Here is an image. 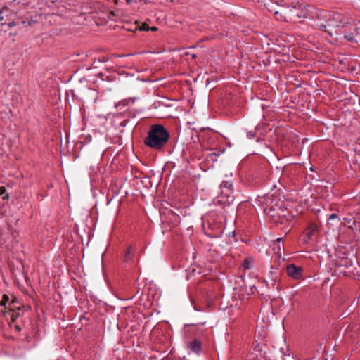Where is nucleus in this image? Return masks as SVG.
Masks as SVG:
<instances>
[{"label":"nucleus","instance_id":"9","mask_svg":"<svg viewBox=\"0 0 360 360\" xmlns=\"http://www.w3.org/2000/svg\"><path fill=\"white\" fill-rule=\"evenodd\" d=\"M316 229H317V226L314 224H309V226L307 227V229H306L305 232H304V243H309L311 240H312V238L315 233V232L316 231Z\"/></svg>","mask_w":360,"mask_h":360},{"label":"nucleus","instance_id":"20","mask_svg":"<svg viewBox=\"0 0 360 360\" xmlns=\"http://www.w3.org/2000/svg\"><path fill=\"white\" fill-rule=\"evenodd\" d=\"M141 30H146L147 31V30H150V27H149V25L148 24L144 23V24L142 25V27H141Z\"/></svg>","mask_w":360,"mask_h":360},{"label":"nucleus","instance_id":"18","mask_svg":"<svg viewBox=\"0 0 360 360\" xmlns=\"http://www.w3.org/2000/svg\"><path fill=\"white\" fill-rule=\"evenodd\" d=\"M9 300V297L7 295H3V298H2V300L1 301V305H5L6 303Z\"/></svg>","mask_w":360,"mask_h":360},{"label":"nucleus","instance_id":"6","mask_svg":"<svg viewBox=\"0 0 360 360\" xmlns=\"http://www.w3.org/2000/svg\"><path fill=\"white\" fill-rule=\"evenodd\" d=\"M303 269L301 266H297L293 264H289L286 267L288 275L293 279L302 280Z\"/></svg>","mask_w":360,"mask_h":360},{"label":"nucleus","instance_id":"15","mask_svg":"<svg viewBox=\"0 0 360 360\" xmlns=\"http://www.w3.org/2000/svg\"><path fill=\"white\" fill-rule=\"evenodd\" d=\"M20 306L18 305V301L16 297H13L10 303V309L14 311L15 309H20Z\"/></svg>","mask_w":360,"mask_h":360},{"label":"nucleus","instance_id":"7","mask_svg":"<svg viewBox=\"0 0 360 360\" xmlns=\"http://www.w3.org/2000/svg\"><path fill=\"white\" fill-rule=\"evenodd\" d=\"M34 21L30 20L29 21L24 20L21 18H17L15 20H13L8 23H5L9 28L12 29L14 27H17L18 30H21L24 27H26L27 25H32Z\"/></svg>","mask_w":360,"mask_h":360},{"label":"nucleus","instance_id":"8","mask_svg":"<svg viewBox=\"0 0 360 360\" xmlns=\"http://www.w3.org/2000/svg\"><path fill=\"white\" fill-rule=\"evenodd\" d=\"M283 238H278L271 245V248L274 252L278 256V258L282 256V250L284 248V244L282 243Z\"/></svg>","mask_w":360,"mask_h":360},{"label":"nucleus","instance_id":"13","mask_svg":"<svg viewBox=\"0 0 360 360\" xmlns=\"http://www.w3.org/2000/svg\"><path fill=\"white\" fill-rule=\"evenodd\" d=\"M132 252H133V248L132 246H129L127 250L124 252V260L125 262H128L132 258Z\"/></svg>","mask_w":360,"mask_h":360},{"label":"nucleus","instance_id":"4","mask_svg":"<svg viewBox=\"0 0 360 360\" xmlns=\"http://www.w3.org/2000/svg\"><path fill=\"white\" fill-rule=\"evenodd\" d=\"M273 200L274 199L268 198L264 212H266L267 214H269L276 223L281 222L282 224L285 219V212L286 210L283 207V202L278 200L274 204Z\"/></svg>","mask_w":360,"mask_h":360},{"label":"nucleus","instance_id":"19","mask_svg":"<svg viewBox=\"0 0 360 360\" xmlns=\"http://www.w3.org/2000/svg\"><path fill=\"white\" fill-rule=\"evenodd\" d=\"M329 220H334V219H338V221H340V219L338 218V215L335 213H333L330 215Z\"/></svg>","mask_w":360,"mask_h":360},{"label":"nucleus","instance_id":"16","mask_svg":"<svg viewBox=\"0 0 360 360\" xmlns=\"http://www.w3.org/2000/svg\"><path fill=\"white\" fill-rule=\"evenodd\" d=\"M6 190L5 187L2 186L0 188V196L3 195L4 200L8 199L9 198V195L8 193H6Z\"/></svg>","mask_w":360,"mask_h":360},{"label":"nucleus","instance_id":"3","mask_svg":"<svg viewBox=\"0 0 360 360\" xmlns=\"http://www.w3.org/2000/svg\"><path fill=\"white\" fill-rule=\"evenodd\" d=\"M169 138V134L162 125L153 124L144 139V143L153 149L161 150L167 143Z\"/></svg>","mask_w":360,"mask_h":360},{"label":"nucleus","instance_id":"21","mask_svg":"<svg viewBox=\"0 0 360 360\" xmlns=\"http://www.w3.org/2000/svg\"><path fill=\"white\" fill-rule=\"evenodd\" d=\"M18 30H18V28H17L15 30L11 31V32H9V35H10V36H16V35L18 34Z\"/></svg>","mask_w":360,"mask_h":360},{"label":"nucleus","instance_id":"22","mask_svg":"<svg viewBox=\"0 0 360 360\" xmlns=\"http://www.w3.org/2000/svg\"><path fill=\"white\" fill-rule=\"evenodd\" d=\"M248 137H249L250 139H252V138H253V137H254V134H252V131H250V132H248Z\"/></svg>","mask_w":360,"mask_h":360},{"label":"nucleus","instance_id":"25","mask_svg":"<svg viewBox=\"0 0 360 360\" xmlns=\"http://www.w3.org/2000/svg\"><path fill=\"white\" fill-rule=\"evenodd\" d=\"M192 58H195V54H193V55L192 56Z\"/></svg>","mask_w":360,"mask_h":360},{"label":"nucleus","instance_id":"14","mask_svg":"<svg viewBox=\"0 0 360 360\" xmlns=\"http://www.w3.org/2000/svg\"><path fill=\"white\" fill-rule=\"evenodd\" d=\"M15 3H16V5L18 6L16 8L17 11L20 10L22 8V6H23V4L20 3V0H13L11 1L8 2L7 4L11 8H13L15 6Z\"/></svg>","mask_w":360,"mask_h":360},{"label":"nucleus","instance_id":"2","mask_svg":"<svg viewBox=\"0 0 360 360\" xmlns=\"http://www.w3.org/2000/svg\"><path fill=\"white\" fill-rule=\"evenodd\" d=\"M269 13H273L278 20H284L291 22H301L306 18L305 11L302 9V5L297 4L292 6H282L276 10L274 4H271L267 7Z\"/></svg>","mask_w":360,"mask_h":360},{"label":"nucleus","instance_id":"5","mask_svg":"<svg viewBox=\"0 0 360 360\" xmlns=\"http://www.w3.org/2000/svg\"><path fill=\"white\" fill-rule=\"evenodd\" d=\"M220 188L221 189V194L218 197L216 203L225 206L230 205L234 200L233 194V185L228 181H224Z\"/></svg>","mask_w":360,"mask_h":360},{"label":"nucleus","instance_id":"1","mask_svg":"<svg viewBox=\"0 0 360 360\" xmlns=\"http://www.w3.org/2000/svg\"><path fill=\"white\" fill-rule=\"evenodd\" d=\"M347 23V18L342 14L321 11L317 15V20L314 26L318 30L333 37L337 34L338 30Z\"/></svg>","mask_w":360,"mask_h":360},{"label":"nucleus","instance_id":"11","mask_svg":"<svg viewBox=\"0 0 360 360\" xmlns=\"http://www.w3.org/2000/svg\"><path fill=\"white\" fill-rule=\"evenodd\" d=\"M346 38H347L349 41H354L356 44H358L360 46V27H356L354 30V32L351 36H346Z\"/></svg>","mask_w":360,"mask_h":360},{"label":"nucleus","instance_id":"10","mask_svg":"<svg viewBox=\"0 0 360 360\" xmlns=\"http://www.w3.org/2000/svg\"><path fill=\"white\" fill-rule=\"evenodd\" d=\"M188 347L193 352L199 354L202 351V342L198 339H194L188 343Z\"/></svg>","mask_w":360,"mask_h":360},{"label":"nucleus","instance_id":"24","mask_svg":"<svg viewBox=\"0 0 360 360\" xmlns=\"http://www.w3.org/2000/svg\"><path fill=\"white\" fill-rule=\"evenodd\" d=\"M151 30H152L153 31H155V30H157V27H153L151 28Z\"/></svg>","mask_w":360,"mask_h":360},{"label":"nucleus","instance_id":"23","mask_svg":"<svg viewBox=\"0 0 360 360\" xmlns=\"http://www.w3.org/2000/svg\"><path fill=\"white\" fill-rule=\"evenodd\" d=\"M132 0H126L127 4H131Z\"/></svg>","mask_w":360,"mask_h":360},{"label":"nucleus","instance_id":"17","mask_svg":"<svg viewBox=\"0 0 360 360\" xmlns=\"http://www.w3.org/2000/svg\"><path fill=\"white\" fill-rule=\"evenodd\" d=\"M277 1V4L280 5V8H282V6H289L290 0H276Z\"/></svg>","mask_w":360,"mask_h":360},{"label":"nucleus","instance_id":"12","mask_svg":"<svg viewBox=\"0 0 360 360\" xmlns=\"http://www.w3.org/2000/svg\"><path fill=\"white\" fill-rule=\"evenodd\" d=\"M253 262V258L251 257H248L243 262L242 266L245 269H250L252 268Z\"/></svg>","mask_w":360,"mask_h":360}]
</instances>
